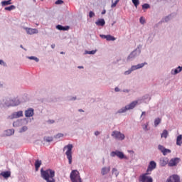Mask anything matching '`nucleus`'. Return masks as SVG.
<instances>
[{
  "label": "nucleus",
  "instance_id": "7ed1b4c3",
  "mask_svg": "<svg viewBox=\"0 0 182 182\" xmlns=\"http://www.w3.org/2000/svg\"><path fill=\"white\" fill-rule=\"evenodd\" d=\"M70 177L72 182H82L80 173L77 171V170L72 171Z\"/></svg>",
  "mask_w": 182,
  "mask_h": 182
},
{
  "label": "nucleus",
  "instance_id": "f704fd0d",
  "mask_svg": "<svg viewBox=\"0 0 182 182\" xmlns=\"http://www.w3.org/2000/svg\"><path fill=\"white\" fill-rule=\"evenodd\" d=\"M150 8V5L149 4H144L142 5V9H149Z\"/></svg>",
  "mask_w": 182,
  "mask_h": 182
},
{
  "label": "nucleus",
  "instance_id": "f3484780",
  "mask_svg": "<svg viewBox=\"0 0 182 182\" xmlns=\"http://www.w3.org/2000/svg\"><path fill=\"white\" fill-rule=\"evenodd\" d=\"M26 117H32L33 116V109H28L25 111Z\"/></svg>",
  "mask_w": 182,
  "mask_h": 182
},
{
  "label": "nucleus",
  "instance_id": "7c9ffc66",
  "mask_svg": "<svg viewBox=\"0 0 182 182\" xmlns=\"http://www.w3.org/2000/svg\"><path fill=\"white\" fill-rule=\"evenodd\" d=\"M44 140H45V141H48V142L53 141V137H52V136H45Z\"/></svg>",
  "mask_w": 182,
  "mask_h": 182
},
{
  "label": "nucleus",
  "instance_id": "9d476101",
  "mask_svg": "<svg viewBox=\"0 0 182 182\" xmlns=\"http://www.w3.org/2000/svg\"><path fill=\"white\" fill-rule=\"evenodd\" d=\"M158 149L164 156H167L168 153H171V150L166 149L163 145H159Z\"/></svg>",
  "mask_w": 182,
  "mask_h": 182
},
{
  "label": "nucleus",
  "instance_id": "393cba45",
  "mask_svg": "<svg viewBox=\"0 0 182 182\" xmlns=\"http://www.w3.org/2000/svg\"><path fill=\"white\" fill-rule=\"evenodd\" d=\"M12 0L4 1H1L2 6H6L8 5H11L12 4Z\"/></svg>",
  "mask_w": 182,
  "mask_h": 182
},
{
  "label": "nucleus",
  "instance_id": "a878e982",
  "mask_svg": "<svg viewBox=\"0 0 182 182\" xmlns=\"http://www.w3.org/2000/svg\"><path fill=\"white\" fill-rule=\"evenodd\" d=\"M112 174H114L116 177H117L119 174H120V173L119 172L117 168H113L112 170Z\"/></svg>",
  "mask_w": 182,
  "mask_h": 182
},
{
  "label": "nucleus",
  "instance_id": "39448f33",
  "mask_svg": "<svg viewBox=\"0 0 182 182\" xmlns=\"http://www.w3.org/2000/svg\"><path fill=\"white\" fill-rule=\"evenodd\" d=\"M149 173L146 172L139 176V181L141 182H153V178L149 176Z\"/></svg>",
  "mask_w": 182,
  "mask_h": 182
},
{
  "label": "nucleus",
  "instance_id": "ea45409f",
  "mask_svg": "<svg viewBox=\"0 0 182 182\" xmlns=\"http://www.w3.org/2000/svg\"><path fill=\"white\" fill-rule=\"evenodd\" d=\"M60 137H63V134H58L55 135V139H60Z\"/></svg>",
  "mask_w": 182,
  "mask_h": 182
},
{
  "label": "nucleus",
  "instance_id": "79ce46f5",
  "mask_svg": "<svg viewBox=\"0 0 182 182\" xmlns=\"http://www.w3.org/2000/svg\"><path fill=\"white\" fill-rule=\"evenodd\" d=\"M7 132L10 134V135L14 134L15 133V131L14 129H9Z\"/></svg>",
  "mask_w": 182,
  "mask_h": 182
},
{
  "label": "nucleus",
  "instance_id": "0eeeda50",
  "mask_svg": "<svg viewBox=\"0 0 182 182\" xmlns=\"http://www.w3.org/2000/svg\"><path fill=\"white\" fill-rule=\"evenodd\" d=\"M112 137L114 139H117V140H124V134H122L120 132L114 131L112 134Z\"/></svg>",
  "mask_w": 182,
  "mask_h": 182
},
{
  "label": "nucleus",
  "instance_id": "09e8293b",
  "mask_svg": "<svg viewBox=\"0 0 182 182\" xmlns=\"http://www.w3.org/2000/svg\"><path fill=\"white\" fill-rule=\"evenodd\" d=\"M144 130H147V125H145V126H144Z\"/></svg>",
  "mask_w": 182,
  "mask_h": 182
},
{
  "label": "nucleus",
  "instance_id": "f8f14e48",
  "mask_svg": "<svg viewBox=\"0 0 182 182\" xmlns=\"http://www.w3.org/2000/svg\"><path fill=\"white\" fill-rule=\"evenodd\" d=\"M180 163V159L179 158H173L170 160L168 162L169 167H174V166L177 165Z\"/></svg>",
  "mask_w": 182,
  "mask_h": 182
},
{
  "label": "nucleus",
  "instance_id": "a19ab883",
  "mask_svg": "<svg viewBox=\"0 0 182 182\" xmlns=\"http://www.w3.org/2000/svg\"><path fill=\"white\" fill-rule=\"evenodd\" d=\"M89 16L90 18H93V16H95V13L93 11H90Z\"/></svg>",
  "mask_w": 182,
  "mask_h": 182
},
{
  "label": "nucleus",
  "instance_id": "ddd939ff",
  "mask_svg": "<svg viewBox=\"0 0 182 182\" xmlns=\"http://www.w3.org/2000/svg\"><path fill=\"white\" fill-rule=\"evenodd\" d=\"M25 30L28 35H35V33H39V31L36 28H25Z\"/></svg>",
  "mask_w": 182,
  "mask_h": 182
},
{
  "label": "nucleus",
  "instance_id": "4c0bfd02",
  "mask_svg": "<svg viewBox=\"0 0 182 182\" xmlns=\"http://www.w3.org/2000/svg\"><path fill=\"white\" fill-rule=\"evenodd\" d=\"M140 23L142 24V25H144V23H146V20H144V18L143 17H141L140 19Z\"/></svg>",
  "mask_w": 182,
  "mask_h": 182
},
{
  "label": "nucleus",
  "instance_id": "412c9836",
  "mask_svg": "<svg viewBox=\"0 0 182 182\" xmlns=\"http://www.w3.org/2000/svg\"><path fill=\"white\" fill-rule=\"evenodd\" d=\"M168 164V161L167 159H161L159 164L160 166H161V167H164L165 166H167V164Z\"/></svg>",
  "mask_w": 182,
  "mask_h": 182
},
{
  "label": "nucleus",
  "instance_id": "603ef678",
  "mask_svg": "<svg viewBox=\"0 0 182 182\" xmlns=\"http://www.w3.org/2000/svg\"><path fill=\"white\" fill-rule=\"evenodd\" d=\"M50 123H55V121H50Z\"/></svg>",
  "mask_w": 182,
  "mask_h": 182
},
{
  "label": "nucleus",
  "instance_id": "473e14b6",
  "mask_svg": "<svg viewBox=\"0 0 182 182\" xmlns=\"http://www.w3.org/2000/svg\"><path fill=\"white\" fill-rule=\"evenodd\" d=\"M95 53H96V50H91V51L86 50L85 51L86 55H95Z\"/></svg>",
  "mask_w": 182,
  "mask_h": 182
},
{
  "label": "nucleus",
  "instance_id": "e433bc0d",
  "mask_svg": "<svg viewBox=\"0 0 182 182\" xmlns=\"http://www.w3.org/2000/svg\"><path fill=\"white\" fill-rule=\"evenodd\" d=\"M119 1L120 0H116L115 2L112 4V6H111L112 8L116 7V5H117V4H119Z\"/></svg>",
  "mask_w": 182,
  "mask_h": 182
},
{
  "label": "nucleus",
  "instance_id": "c03bdc74",
  "mask_svg": "<svg viewBox=\"0 0 182 182\" xmlns=\"http://www.w3.org/2000/svg\"><path fill=\"white\" fill-rule=\"evenodd\" d=\"M114 90H115V92H120V90L117 87H115Z\"/></svg>",
  "mask_w": 182,
  "mask_h": 182
},
{
  "label": "nucleus",
  "instance_id": "cd10ccee",
  "mask_svg": "<svg viewBox=\"0 0 182 182\" xmlns=\"http://www.w3.org/2000/svg\"><path fill=\"white\" fill-rule=\"evenodd\" d=\"M161 136L164 139H167V136H168V132L166 129H164Z\"/></svg>",
  "mask_w": 182,
  "mask_h": 182
},
{
  "label": "nucleus",
  "instance_id": "1a4fd4ad",
  "mask_svg": "<svg viewBox=\"0 0 182 182\" xmlns=\"http://www.w3.org/2000/svg\"><path fill=\"white\" fill-rule=\"evenodd\" d=\"M166 182H181L180 181V176L178 175L173 174L171 176H169Z\"/></svg>",
  "mask_w": 182,
  "mask_h": 182
},
{
  "label": "nucleus",
  "instance_id": "37998d69",
  "mask_svg": "<svg viewBox=\"0 0 182 182\" xmlns=\"http://www.w3.org/2000/svg\"><path fill=\"white\" fill-rule=\"evenodd\" d=\"M0 65H5V63L4 62V60H0Z\"/></svg>",
  "mask_w": 182,
  "mask_h": 182
},
{
  "label": "nucleus",
  "instance_id": "9b49d317",
  "mask_svg": "<svg viewBox=\"0 0 182 182\" xmlns=\"http://www.w3.org/2000/svg\"><path fill=\"white\" fill-rule=\"evenodd\" d=\"M156 167H157V164H156L154 161H151L146 170V173L153 171Z\"/></svg>",
  "mask_w": 182,
  "mask_h": 182
},
{
  "label": "nucleus",
  "instance_id": "bb28decb",
  "mask_svg": "<svg viewBox=\"0 0 182 182\" xmlns=\"http://www.w3.org/2000/svg\"><path fill=\"white\" fill-rule=\"evenodd\" d=\"M4 9L5 11H14V9H16V6L11 5L10 6L5 7Z\"/></svg>",
  "mask_w": 182,
  "mask_h": 182
},
{
  "label": "nucleus",
  "instance_id": "dca6fc26",
  "mask_svg": "<svg viewBox=\"0 0 182 182\" xmlns=\"http://www.w3.org/2000/svg\"><path fill=\"white\" fill-rule=\"evenodd\" d=\"M95 24L97 26H105L106 21L103 18H100L95 22Z\"/></svg>",
  "mask_w": 182,
  "mask_h": 182
},
{
  "label": "nucleus",
  "instance_id": "6e6552de",
  "mask_svg": "<svg viewBox=\"0 0 182 182\" xmlns=\"http://www.w3.org/2000/svg\"><path fill=\"white\" fill-rule=\"evenodd\" d=\"M111 157H119V159H126L124 156V154L120 151H112L110 154Z\"/></svg>",
  "mask_w": 182,
  "mask_h": 182
},
{
  "label": "nucleus",
  "instance_id": "864d4df0",
  "mask_svg": "<svg viewBox=\"0 0 182 182\" xmlns=\"http://www.w3.org/2000/svg\"><path fill=\"white\" fill-rule=\"evenodd\" d=\"M79 112H83V110L82 109H79Z\"/></svg>",
  "mask_w": 182,
  "mask_h": 182
},
{
  "label": "nucleus",
  "instance_id": "de8ad7c7",
  "mask_svg": "<svg viewBox=\"0 0 182 182\" xmlns=\"http://www.w3.org/2000/svg\"><path fill=\"white\" fill-rule=\"evenodd\" d=\"M105 14H106V10H104V11L102 12V15H105Z\"/></svg>",
  "mask_w": 182,
  "mask_h": 182
},
{
  "label": "nucleus",
  "instance_id": "f03ea898",
  "mask_svg": "<svg viewBox=\"0 0 182 182\" xmlns=\"http://www.w3.org/2000/svg\"><path fill=\"white\" fill-rule=\"evenodd\" d=\"M136 105H139V101H133L129 105H126L124 107L121 108L118 113H126L127 110H132V109H134Z\"/></svg>",
  "mask_w": 182,
  "mask_h": 182
},
{
  "label": "nucleus",
  "instance_id": "5fc2aeb1",
  "mask_svg": "<svg viewBox=\"0 0 182 182\" xmlns=\"http://www.w3.org/2000/svg\"><path fill=\"white\" fill-rule=\"evenodd\" d=\"M124 92H129V90H124Z\"/></svg>",
  "mask_w": 182,
  "mask_h": 182
},
{
  "label": "nucleus",
  "instance_id": "58836bf2",
  "mask_svg": "<svg viewBox=\"0 0 182 182\" xmlns=\"http://www.w3.org/2000/svg\"><path fill=\"white\" fill-rule=\"evenodd\" d=\"M63 4V1L62 0H58L55 1V5H62Z\"/></svg>",
  "mask_w": 182,
  "mask_h": 182
},
{
  "label": "nucleus",
  "instance_id": "2eb2a0df",
  "mask_svg": "<svg viewBox=\"0 0 182 182\" xmlns=\"http://www.w3.org/2000/svg\"><path fill=\"white\" fill-rule=\"evenodd\" d=\"M100 37L102 38V39H106L108 41H116V38L113 37L111 35H107V36L106 35H100Z\"/></svg>",
  "mask_w": 182,
  "mask_h": 182
},
{
  "label": "nucleus",
  "instance_id": "4468645a",
  "mask_svg": "<svg viewBox=\"0 0 182 182\" xmlns=\"http://www.w3.org/2000/svg\"><path fill=\"white\" fill-rule=\"evenodd\" d=\"M22 116H23V112L22 111L14 112L11 115L12 119H19V117H22Z\"/></svg>",
  "mask_w": 182,
  "mask_h": 182
},
{
  "label": "nucleus",
  "instance_id": "c756f323",
  "mask_svg": "<svg viewBox=\"0 0 182 182\" xmlns=\"http://www.w3.org/2000/svg\"><path fill=\"white\" fill-rule=\"evenodd\" d=\"M19 100H17L16 102H14V100H11V102L7 106H18V105H19Z\"/></svg>",
  "mask_w": 182,
  "mask_h": 182
},
{
  "label": "nucleus",
  "instance_id": "aec40b11",
  "mask_svg": "<svg viewBox=\"0 0 182 182\" xmlns=\"http://www.w3.org/2000/svg\"><path fill=\"white\" fill-rule=\"evenodd\" d=\"M1 176L4 178H8L11 177V172L10 171H4L1 173Z\"/></svg>",
  "mask_w": 182,
  "mask_h": 182
},
{
  "label": "nucleus",
  "instance_id": "c85d7f7f",
  "mask_svg": "<svg viewBox=\"0 0 182 182\" xmlns=\"http://www.w3.org/2000/svg\"><path fill=\"white\" fill-rule=\"evenodd\" d=\"M160 123H161V119L160 118H156L154 120V126L155 127H157L159 124H160Z\"/></svg>",
  "mask_w": 182,
  "mask_h": 182
},
{
  "label": "nucleus",
  "instance_id": "423d86ee",
  "mask_svg": "<svg viewBox=\"0 0 182 182\" xmlns=\"http://www.w3.org/2000/svg\"><path fill=\"white\" fill-rule=\"evenodd\" d=\"M144 65H147V63L138 64L136 65H132L130 70L124 72V75H130V73H132L133 70H137V69H141V68H143Z\"/></svg>",
  "mask_w": 182,
  "mask_h": 182
},
{
  "label": "nucleus",
  "instance_id": "3c124183",
  "mask_svg": "<svg viewBox=\"0 0 182 182\" xmlns=\"http://www.w3.org/2000/svg\"><path fill=\"white\" fill-rule=\"evenodd\" d=\"M146 114V112H142L141 116H144Z\"/></svg>",
  "mask_w": 182,
  "mask_h": 182
},
{
  "label": "nucleus",
  "instance_id": "6ab92c4d",
  "mask_svg": "<svg viewBox=\"0 0 182 182\" xmlns=\"http://www.w3.org/2000/svg\"><path fill=\"white\" fill-rule=\"evenodd\" d=\"M56 28L58 29V31H69V26H60V25H58L56 26Z\"/></svg>",
  "mask_w": 182,
  "mask_h": 182
},
{
  "label": "nucleus",
  "instance_id": "8fccbe9b",
  "mask_svg": "<svg viewBox=\"0 0 182 182\" xmlns=\"http://www.w3.org/2000/svg\"><path fill=\"white\" fill-rule=\"evenodd\" d=\"M78 69H83V66H78Z\"/></svg>",
  "mask_w": 182,
  "mask_h": 182
},
{
  "label": "nucleus",
  "instance_id": "4be33fe9",
  "mask_svg": "<svg viewBox=\"0 0 182 182\" xmlns=\"http://www.w3.org/2000/svg\"><path fill=\"white\" fill-rule=\"evenodd\" d=\"M136 56H137V53H136V51H133L128 56L127 60H130V59H134V58H136Z\"/></svg>",
  "mask_w": 182,
  "mask_h": 182
},
{
  "label": "nucleus",
  "instance_id": "c9c22d12",
  "mask_svg": "<svg viewBox=\"0 0 182 182\" xmlns=\"http://www.w3.org/2000/svg\"><path fill=\"white\" fill-rule=\"evenodd\" d=\"M28 130V127L24 126L20 129V133H23V132H26Z\"/></svg>",
  "mask_w": 182,
  "mask_h": 182
},
{
  "label": "nucleus",
  "instance_id": "49530a36",
  "mask_svg": "<svg viewBox=\"0 0 182 182\" xmlns=\"http://www.w3.org/2000/svg\"><path fill=\"white\" fill-rule=\"evenodd\" d=\"M55 44H52V45H51V48H52V49H55Z\"/></svg>",
  "mask_w": 182,
  "mask_h": 182
},
{
  "label": "nucleus",
  "instance_id": "20e7f679",
  "mask_svg": "<svg viewBox=\"0 0 182 182\" xmlns=\"http://www.w3.org/2000/svg\"><path fill=\"white\" fill-rule=\"evenodd\" d=\"M72 149H73V145L68 144L63 148V151L67 149L65 154L68 160L69 164H72Z\"/></svg>",
  "mask_w": 182,
  "mask_h": 182
},
{
  "label": "nucleus",
  "instance_id": "f257e3e1",
  "mask_svg": "<svg viewBox=\"0 0 182 182\" xmlns=\"http://www.w3.org/2000/svg\"><path fill=\"white\" fill-rule=\"evenodd\" d=\"M41 174L42 178H43V180H46V182H55V171L52 169H47L46 171H43V169H41Z\"/></svg>",
  "mask_w": 182,
  "mask_h": 182
},
{
  "label": "nucleus",
  "instance_id": "5701e85b",
  "mask_svg": "<svg viewBox=\"0 0 182 182\" xmlns=\"http://www.w3.org/2000/svg\"><path fill=\"white\" fill-rule=\"evenodd\" d=\"M182 144V135H178L176 138V145L181 146Z\"/></svg>",
  "mask_w": 182,
  "mask_h": 182
},
{
  "label": "nucleus",
  "instance_id": "6e6d98bb",
  "mask_svg": "<svg viewBox=\"0 0 182 182\" xmlns=\"http://www.w3.org/2000/svg\"><path fill=\"white\" fill-rule=\"evenodd\" d=\"M60 53H61V55H63V52H61Z\"/></svg>",
  "mask_w": 182,
  "mask_h": 182
},
{
  "label": "nucleus",
  "instance_id": "2f4dec72",
  "mask_svg": "<svg viewBox=\"0 0 182 182\" xmlns=\"http://www.w3.org/2000/svg\"><path fill=\"white\" fill-rule=\"evenodd\" d=\"M132 1L136 8L140 5V1L139 0H132Z\"/></svg>",
  "mask_w": 182,
  "mask_h": 182
},
{
  "label": "nucleus",
  "instance_id": "a18cd8bd",
  "mask_svg": "<svg viewBox=\"0 0 182 182\" xmlns=\"http://www.w3.org/2000/svg\"><path fill=\"white\" fill-rule=\"evenodd\" d=\"M95 136H99V134H100V132L97 131V132H95Z\"/></svg>",
  "mask_w": 182,
  "mask_h": 182
},
{
  "label": "nucleus",
  "instance_id": "72a5a7b5",
  "mask_svg": "<svg viewBox=\"0 0 182 182\" xmlns=\"http://www.w3.org/2000/svg\"><path fill=\"white\" fill-rule=\"evenodd\" d=\"M28 58L31 60H35L36 62H39V58H36V57H34V56H31V57H28Z\"/></svg>",
  "mask_w": 182,
  "mask_h": 182
},
{
  "label": "nucleus",
  "instance_id": "a211bd4d",
  "mask_svg": "<svg viewBox=\"0 0 182 182\" xmlns=\"http://www.w3.org/2000/svg\"><path fill=\"white\" fill-rule=\"evenodd\" d=\"M110 171V166L108 167H103L101 170V173L102 176H106V174H108Z\"/></svg>",
  "mask_w": 182,
  "mask_h": 182
},
{
  "label": "nucleus",
  "instance_id": "b1692460",
  "mask_svg": "<svg viewBox=\"0 0 182 182\" xmlns=\"http://www.w3.org/2000/svg\"><path fill=\"white\" fill-rule=\"evenodd\" d=\"M41 165H42V161H39V160L36 161L35 167H36V171L39 170V167H41Z\"/></svg>",
  "mask_w": 182,
  "mask_h": 182
}]
</instances>
